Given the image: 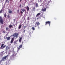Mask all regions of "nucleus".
Returning <instances> with one entry per match:
<instances>
[{
    "instance_id": "obj_16",
    "label": "nucleus",
    "mask_w": 65,
    "mask_h": 65,
    "mask_svg": "<svg viewBox=\"0 0 65 65\" xmlns=\"http://www.w3.org/2000/svg\"><path fill=\"white\" fill-rule=\"evenodd\" d=\"M21 10H22L23 12H25V10L24 9H21Z\"/></svg>"
},
{
    "instance_id": "obj_39",
    "label": "nucleus",
    "mask_w": 65,
    "mask_h": 65,
    "mask_svg": "<svg viewBox=\"0 0 65 65\" xmlns=\"http://www.w3.org/2000/svg\"><path fill=\"white\" fill-rule=\"evenodd\" d=\"M22 0H20V2H21V1H22Z\"/></svg>"
},
{
    "instance_id": "obj_4",
    "label": "nucleus",
    "mask_w": 65,
    "mask_h": 65,
    "mask_svg": "<svg viewBox=\"0 0 65 65\" xmlns=\"http://www.w3.org/2000/svg\"><path fill=\"white\" fill-rule=\"evenodd\" d=\"M0 22L1 24H3L4 21H3V20L2 19V17L1 16H0Z\"/></svg>"
},
{
    "instance_id": "obj_20",
    "label": "nucleus",
    "mask_w": 65,
    "mask_h": 65,
    "mask_svg": "<svg viewBox=\"0 0 65 65\" xmlns=\"http://www.w3.org/2000/svg\"><path fill=\"white\" fill-rule=\"evenodd\" d=\"M38 4L37 3L36 4V7H38Z\"/></svg>"
},
{
    "instance_id": "obj_30",
    "label": "nucleus",
    "mask_w": 65,
    "mask_h": 65,
    "mask_svg": "<svg viewBox=\"0 0 65 65\" xmlns=\"http://www.w3.org/2000/svg\"><path fill=\"white\" fill-rule=\"evenodd\" d=\"M17 12H18V13H19V10H17Z\"/></svg>"
},
{
    "instance_id": "obj_40",
    "label": "nucleus",
    "mask_w": 65,
    "mask_h": 65,
    "mask_svg": "<svg viewBox=\"0 0 65 65\" xmlns=\"http://www.w3.org/2000/svg\"><path fill=\"white\" fill-rule=\"evenodd\" d=\"M38 19H39V18H37V20H38Z\"/></svg>"
},
{
    "instance_id": "obj_15",
    "label": "nucleus",
    "mask_w": 65,
    "mask_h": 65,
    "mask_svg": "<svg viewBox=\"0 0 65 65\" xmlns=\"http://www.w3.org/2000/svg\"><path fill=\"white\" fill-rule=\"evenodd\" d=\"M40 14V13H38L36 15V17H38V16H39V15Z\"/></svg>"
},
{
    "instance_id": "obj_11",
    "label": "nucleus",
    "mask_w": 65,
    "mask_h": 65,
    "mask_svg": "<svg viewBox=\"0 0 65 65\" xmlns=\"http://www.w3.org/2000/svg\"><path fill=\"white\" fill-rule=\"evenodd\" d=\"M21 27H22V25L21 24H20L19 25V26L18 27V28L19 29H20L21 28Z\"/></svg>"
},
{
    "instance_id": "obj_18",
    "label": "nucleus",
    "mask_w": 65,
    "mask_h": 65,
    "mask_svg": "<svg viewBox=\"0 0 65 65\" xmlns=\"http://www.w3.org/2000/svg\"><path fill=\"white\" fill-rule=\"evenodd\" d=\"M3 12V10L2 9L0 11V13H2Z\"/></svg>"
},
{
    "instance_id": "obj_6",
    "label": "nucleus",
    "mask_w": 65,
    "mask_h": 65,
    "mask_svg": "<svg viewBox=\"0 0 65 65\" xmlns=\"http://www.w3.org/2000/svg\"><path fill=\"white\" fill-rule=\"evenodd\" d=\"M22 44H21L20 45L18 49V51H19L20 50V48H22Z\"/></svg>"
},
{
    "instance_id": "obj_12",
    "label": "nucleus",
    "mask_w": 65,
    "mask_h": 65,
    "mask_svg": "<svg viewBox=\"0 0 65 65\" xmlns=\"http://www.w3.org/2000/svg\"><path fill=\"white\" fill-rule=\"evenodd\" d=\"M9 28H13V26H12V25H11V24L10 25H9Z\"/></svg>"
},
{
    "instance_id": "obj_33",
    "label": "nucleus",
    "mask_w": 65,
    "mask_h": 65,
    "mask_svg": "<svg viewBox=\"0 0 65 65\" xmlns=\"http://www.w3.org/2000/svg\"><path fill=\"white\" fill-rule=\"evenodd\" d=\"M13 20H14V22H15V19H13Z\"/></svg>"
},
{
    "instance_id": "obj_42",
    "label": "nucleus",
    "mask_w": 65,
    "mask_h": 65,
    "mask_svg": "<svg viewBox=\"0 0 65 65\" xmlns=\"http://www.w3.org/2000/svg\"><path fill=\"white\" fill-rule=\"evenodd\" d=\"M42 0H40V1H41Z\"/></svg>"
},
{
    "instance_id": "obj_25",
    "label": "nucleus",
    "mask_w": 65,
    "mask_h": 65,
    "mask_svg": "<svg viewBox=\"0 0 65 65\" xmlns=\"http://www.w3.org/2000/svg\"><path fill=\"white\" fill-rule=\"evenodd\" d=\"M14 27H15V25L14 24V23H12Z\"/></svg>"
},
{
    "instance_id": "obj_2",
    "label": "nucleus",
    "mask_w": 65,
    "mask_h": 65,
    "mask_svg": "<svg viewBox=\"0 0 65 65\" xmlns=\"http://www.w3.org/2000/svg\"><path fill=\"white\" fill-rule=\"evenodd\" d=\"M40 24L39 22H37L35 23V27H36L37 26H39V25H40Z\"/></svg>"
},
{
    "instance_id": "obj_8",
    "label": "nucleus",
    "mask_w": 65,
    "mask_h": 65,
    "mask_svg": "<svg viewBox=\"0 0 65 65\" xmlns=\"http://www.w3.org/2000/svg\"><path fill=\"white\" fill-rule=\"evenodd\" d=\"M6 39H7V40H9L10 39V37L9 36L8 37H6Z\"/></svg>"
},
{
    "instance_id": "obj_14",
    "label": "nucleus",
    "mask_w": 65,
    "mask_h": 65,
    "mask_svg": "<svg viewBox=\"0 0 65 65\" xmlns=\"http://www.w3.org/2000/svg\"><path fill=\"white\" fill-rule=\"evenodd\" d=\"M22 37H21L19 39V42H21V41L22 40Z\"/></svg>"
},
{
    "instance_id": "obj_3",
    "label": "nucleus",
    "mask_w": 65,
    "mask_h": 65,
    "mask_svg": "<svg viewBox=\"0 0 65 65\" xmlns=\"http://www.w3.org/2000/svg\"><path fill=\"white\" fill-rule=\"evenodd\" d=\"M8 57V56L7 55L5 56H4L3 57L2 59V61H5L6 60V58Z\"/></svg>"
},
{
    "instance_id": "obj_31",
    "label": "nucleus",
    "mask_w": 65,
    "mask_h": 65,
    "mask_svg": "<svg viewBox=\"0 0 65 65\" xmlns=\"http://www.w3.org/2000/svg\"><path fill=\"white\" fill-rule=\"evenodd\" d=\"M21 13H22V14H23V12H22V11H21Z\"/></svg>"
},
{
    "instance_id": "obj_37",
    "label": "nucleus",
    "mask_w": 65,
    "mask_h": 65,
    "mask_svg": "<svg viewBox=\"0 0 65 65\" xmlns=\"http://www.w3.org/2000/svg\"><path fill=\"white\" fill-rule=\"evenodd\" d=\"M12 36H13V35H11L10 36V37H12Z\"/></svg>"
},
{
    "instance_id": "obj_44",
    "label": "nucleus",
    "mask_w": 65,
    "mask_h": 65,
    "mask_svg": "<svg viewBox=\"0 0 65 65\" xmlns=\"http://www.w3.org/2000/svg\"><path fill=\"white\" fill-rule=\"evenodd\" d=\"M25 0L26 1V0Z\"/></svg>"
},
{
    "instance_id": "obj_17",
    "label": "nucleus",
    "mask_w": 65,
    "mask_h": 65,
    "mask_svg": "<svg viewBox=\"0 0 65 65\" xmlns=\"http://www.w3.org/2000/svg\"><path fill=\"white\" fill-rule=\"evenodd\" d=\"M4 17H5V18H6V13H5L4 16Z\"/></svg>"
},
{
    "instance_id": "obj_7",
    "label": "nucleus",
    "mask_w": 65,
    "mask_h": 65,
    "mask_svg": "<svg viewBox=\"0 0 65 65\" xmlns=\"http://www.w3.org/2000/svg\"><path fill=\"white\" fill-rule=\"evenodd\" d=\"M8 12L9 13H11L12 12V11L10 10V9H8Z\"/></svg>"
},
{
    "instance_id": "obj_19",
    "label": "nucleus",
    "mask_w": 65,
    "mask_h": 65,
    "mask_svg": "<svg viewBox=\"0 0 65 65\" xmlns=\"http://www.w3.org/2000/svg\"><path fill=\"white\" fill-rule=\"evenodd\" d=\"M4 45V44H2L1 45V47L2 48V47H3V45Z\"/></svg>"
},
{
    "instance_id": "obj_1",
    "label": "nucleus",
    "mask_w": 65,
    "mask_h": 65,
    "mask_svg": "<svg viewBox=\"0 0 65 65\" xmlns=\"http://www.w3.org/2000/svg\"><path fill=\"white\" fill-rule=\"evenodd\" d=\"M19 36V34L18 33H14L13 35V36H14L13 38H12L11 39V40L10 41V43H12L14 41V38L16 37V38H18V36Z\"/></svg>"
},
{
    "instance_id": "obj_13",
    "label": "nucleus",
    "mask_w": 65,
    "mask_h": 65,
    "mask_svg": "<svg viewBox=\"0 0 65 65\" xmlns=\"http://www.w3.org/2000/svg\"><path fill=\"white\" fill-rule=\"evenodd\" d=\"M46 8H45L42 9V10L43 11H46Z\"/></svg>"
},
{
    "instance_id": "obj_29",
    "label": "nucleus",
    "mask_w": 65,
    "mask_h": 65,
    "mask_svg": "<svg viewBox=\"0 0 65 65\" xmlns=\"http://www.w3.org/2000/svg\"><path fill=\"white\" fill-rule=\"evenodd\" d=\"M3 33H4V34L5 33V30H4L3 31Z\"/></svg>"
},
{
    "instance_id": "obj_5",
    "label": "nucleus",
    "mask_w": 65,
    "mask_h": 65,
    "mask_svg": "<svg viewBox=\"0 0 65 65\" xmlns=\"http://www.w3.org/2000/svg\"><path fill=\"white\" fill-rule=\"evenodd\" d=\"M47 24H49V26H50V25H51V22L50 21L46 22H45V25H47Z\"/></svg>"
},
{
    "instance_id": "obj_26",
    "label": "nucleus",
    "mask_w": 65,
    "mask_h": 65,
    "mask_svg": "<svg viewBox=\"0 0 65 65\" xmlns=\"http://www.w3.org/2000/svg\"><path fill=\"white\" fill-rule=\"evenodd\" d=\"M35 7H34V8L33 9V10H35Z\"/></svg>"
},
{
    "instance_id": "obj_32",
    "label": "nucleus",
    "mask_w": 65,
    "mask_h": 65,
    "mask_svg": "<svg viewBox=\"0 0 65 65\" xmlns=\"http://www.w3.org/2000/svg\"><path fill=\"white\" fill-rule=\"evenodd\" d=\"M1 62H2V60L0 61V63H1Z\"/></svg>"
},
{
    "instance_id": "obj_10",
    "label": "nucleus",
    "mask_w": 65,
    "mask_h": 65,
    "mask_svg": "<svg viewBox=\"0 0 65 65\" xmlns=\"http://www.w3.org/2000/svg\"><path fill=\"white\" fill-rule=\"evenodd\" d=\"M26 9H27V11H28L29 10V7H28V6H27Z\"/></svg>"
},
{
    "instance_id": "obj_36",
    "label": "nucleus",
    "mask_w": 65,
    "mask_h": 65,
    "mask_svg": "<svg viewBox=\"0 0 65 65\" xmlns=\"http://www.w3.org/2000/svg\"><path fill=\"white\" fill-rule=\"evenodd\" d=\"M24 28H25H25H26V26H24Z\"/></svg>"
},
{
    "instance_id": "obj_43",
    "label": "nucleus",
    "mask_w": 65,
    "mask_h": 65,
    "mask_svg": "<svg viewBox=\"0 0 65 65\" xmlns=\"http://www.w3.org/2000/svg\"><path fill=\"white\" fill-rule=\"evenodd\" d=\"M1 65H2V64H1Z\"/></svg>"
},
{
    "instance_id": "obj_24",
    "label": "nucleus",
    "mask_w": 65,
    "mask_h": 65,
    "mask_svg": "<svg viewBox=\"0 0 65 65\" xmlns=\"http://www.w3.org/2000/svg\"><path fill=\"white\" fill-rule=\"evenodd\" d=\"M29 19H30V17H27V20H29Z\"/></svg>"
},
{
    "instance_id": "obj_41",
    "label": "nucleus",
    "mask_w": 65,
    "mask_h": 65,
    "mask_svg": "<svg viewBox=\"0 0 65 65\" xmlns=\"http://www.w3.org/2000/svg\"><path fill=\"white\" fill-rule=\"evenodd\" d=\"M36 18H35V21H36Z\"/></svg>"
},
{
    "instance_id": "obj_21",
    "label": "nucleus",
    "mask_w": 65,
    "mask_h": 65,
    "mask_svg": "<svg viewBox=\"0 0 65 65\" xmlns=\"http://www.w3.org/2000/svg\"><path fill=\"white\" fill-rule=\"evenodd\" d=\"M33 30H35V28L34 27H32L31 28Z\"/></svg>"
},
{
    "instance_id": "obj_38",
    "label": "nucleus",
    "mask_w": 65,
    "mask_h": 65,
    "mask_svg": "<svg viewBox=\"0 0 65 65\" xmlns=\"http://www.w3.org/2000/svg\"><path fill=\"white\" fill-rule=\"evenodd\" d=\"M21 5H20V6L19 7H21Z\"/></svg>"
},
{
    "instance_id": "obj_22",
    "label": "nucleus",
    "mask_w": 65,
    "mask_h": 65,
    "mask_svg": "<svg viewBox=\"0 0 65 65\" xmlns=\"http://www.w3.org/2000/svg\"><path fill=\"white\" fill-rule=\"evenodd\" d=\"M6 29L7 31V30L9 29V28H8V27H7L6 28Z\"/></svg>"
},
{
    "instance_id": "obj_28",
    "label": "nucleus",
    "mask_w": 65,
    "mask_h": 65,
    "mask_svg": "<svg viewBox=\"0 0 65 65\" xmlns=\"http://www.w3.org/2000/svg\"><path fill=\"white\" fill-rule=\"evenodd\" d=\"M14 44H16V41H14Z\"/></svg>"
},
{
    "instance_id": "obj_23",
    "label": "nucleus",
    "mask_w": 65,
    "mask_h": 65,
    "mask_svg": "<svg viewBox=\"0 0 65 65\" xmlns=\"http://www.w3.org/2000/svg\"><path fill=\"white\" fill-rule=\"evenodd\" d=\"M8 18H10V16L8 14V15L7 16Z\"/></svg>"
},
{
    "instance_id": "obj_34",
    "label": "nucleus",
    "mask_w": 65,
    "mask_h": 65,
    "mask_svg": "<svg viewBox=\"0 0 65 65\" xmlns=\"http://www.w3.org/2000/svg\"><path fill=\"white\" fill-rule=\"evenodd\" d=\"M24 33H25V30H24L23 31Z\"/></svg>"
},
{
    "instance_id": "obj_27",
    "label": "nucleus",
    "mask_w": 65,
    "mask_h": 65,
    "mask_svg": "<svg viewBox=\"0 0 65 65\" xmlns=\"http://www.w3.org/2000/svg\"><path fill=\"white\" fill-rule=\"evenodd\" d=\"M5 46H6V45H5L3 47V48H5Z\"/></svg>"
},
{
    "instance_id": "obj_35",
    "label": "nucleus",
    "mask_w": 65,
    "mask_h": 65,
    "mask_svg": "<svg viewBox=\"0 0 65 65\" xmlns=\"http://www.w3.org/2000/svg\"><path fill=\"white\" fill-rule=\"evenodd\" d=\"M38 29H40V27H39V26H38Z\"/></svg>"
},
{
    "instance_id": "obj_9",
    "label": "nucleus",
    "mask_w": 65,
    "mask_h": 65,
    "mask_svg": "<svg viewBox=\"0 0 65 65\" xmlns=\"http://www.w3.org/2000/svg\"><path fill=\"white\" fill-rule=\"evenodd\" d=\"M6 50H9V48L8 46H7L6 47Z\"/></svg>"
}]
</instances>
